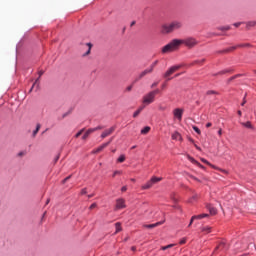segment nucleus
Here are the masks:
<instances>
[{
    "mask_svg": "<svg viewBox=\"0 0 256 256\" xmlns=\"http://www.w3.org/2000/svg\"><path fill=\"white\" fill-rule=\"evenodd\" d=\"M115 131V126H112L111 128H109L108 130H105L102 134L101 137L102 139H105V137H109V135H112Z\"/></svg>",
    "mask_w": 256,
    "mask_h": 256,
    "instance_id": "9b49d317",
    "label": "nucleus"
},
{
    "mask_svg": "<svg viewBox=\"0 0 256 256\" xmlns=\"http://www.w3.org/2000/svg\"><path fill=\"white\" fill-rule=\"evenodd\" d=\"M157 85H159V83H158V82H154V83L151 85V89L157 87Z\"/></svg>",
    "mask_w": 256,
    "mask_h": 256,
    "instance_id": "de8ad7c7",
    "label": "nucleus"
},
{
    "mask_svg": "<svg viewBox=\"0 0 256 256\" xmlns=\"http://www.w3.org/2000/svg\"><path fill=\"white\" fill-rule=\"evenodd\" d=\"M198 151H201V148L199 146H195Z\"/></svg>",
    "mask_w": 256,
    "mask_h": 256,
    "instance_id": "0e129e2a",
    "label": "nucleus"
},
{
    "mask_svg": "<svg viewBox=\"0 0 256 256\" xmlns=\"http://www.w3.org/2000/svg\"><path fill=\"white\" fill-rule=\"evenodd\" d=\"M218 135H220V136L223 135V130L219 129L218 130Z\"/></svg>",
    "mask_w": 256,
    "mask_h": 256,
    "instance_id": "13d9d810",
    "label": "nucleus"
},
{
    "mask_svg": "<svg viewBox=\"0 0 256 256\" xmlns=\"http://www.w3.org/2000/svg\"><path fill=\"white\" fill-rule=\"evenodd\" d=\"M131 89H133V86H128V87L126 88V91H131Z\"/></svg>",
    "mask_w": 256,
    "mask_h": 256,
    "instance_id": "6e6d98bb",
    "label": "nucleus"
},
{
    "mask_svg": "<svg viewBox=\"0 0 256 256\" xmlns=\"http://www.w3.org/2000/svg\"><path fill=\"white\" fill-rule=\"evenodd\" d=\"M190 179H193L194 181H197L198 183H201V180H199L197 177L191 175Z\"/></svg>",
    "mask_w": 256,
    "mask_h": 256,
    "instance_id": "4c0bfd02",
    "label": "nucleus"
},
{
    "mask_svg": "<svg viewBox=\"0 0 256 256\" xmlns=\"http://www.w3.org/2000/svg\"><path fill=\"white\" fill-rule=\"evenodd\" d=\"M220 31H229V29H231V26H224V27H220L218 28Z\"/></svg>",
    "mask_w": 256,
    "mask_h": 256,
    "instance_id": "473e14b6",
    "label": "nucleus"
},
{
    "mask_svg": "<svg viewBox=\"0 0 256 256\" xmlns=\"http://www.w3.org/2000/svg\"><path fill=\"white\" fill-rule=\"evenodd\" d=\"M88 47V50L86 51V53L83 55V57H87V55L91 54V48L93 47V45L91 43H87L86 44Z\"/></svg>",
    "mask_w": 256,
    "mask_h": 256,
    "instance_id": "b1692460",
    "label": "nucleus"
},
{
    "mask_svg": "<svg viewBox=\"0 0 256 256\" xmlns=\"http://www.w3.org/2000/svg\"><path fill=\"white\" fill-rule=\"evenodd\" d=\"M205 217H209V214H199L192 216V221H195V219H205Z\"/></svg>",
    "mask_w": 256,
    "mask_h": 256,
    "instance_id": "a211bd4d",
    "label": "nucleus"
},
{
    "mask_svg": "<svg viewBox=\"0 0 256 256\" xmlns=\"http://www.w3.org/2000/svg\"><path fill=\"white\" fill-rule=\"evenodd\" d=\"M43 73H44L43 71H39V73H38L39 77L35 80L34 84L32 85V87L30 89V93H31V91H33L35 86L38 89V87H39V79H41V76L43 75Z\"/></svg>",
    "mask_w": 256,
    "mask_h": 256,
    "instance_id": "ddd939ff",
    "label": "nucleus"
},
{
    "mask_svg": "<svg viewBox=\"0 0 256 256\" xmlns=\"http://www.w3.org/2000/svg\"><path fill=\"white\" fill-rule=\"evenodd\" d=\"M236 249H238L239 251H247V249H249V241H247V239H244L241 246H239V244H236Z\"/></svg>",
    "mask_w": 256,
    "mask_h": 256,
    "instance_id": "9d476101",
    "label": "nucleus"
},
{
    "mask_svg": "<svg viewBox=\"0 0 256 256\" xmlns=\"http://www.w3.org/2000/svg\"><path fill=\"white\" fill-rule=\"evenodd\" d=\"M239 47H251V44L247 43V44H240V45H237V46H232L228 49L222 50L221 53H231V51H235V49H237Z\"/></svg>",
    "mask_w": 256,
    "mask_h": 256,
    "instance_id": "1a4fd4ad",
    "label": "nucleus"
},
{
    "mask_svg": "<svg viewBox=\"0 0 256 256\" xmlns=\"http://www.w3.org/2000/svg\"><path fill=\"white\" fill-rule=\"evenodd\" d=\"M159 181H163V178L153 176L146 184L142 186V189H151L155 184L159 183Z\"/></svg>",
    "mask_w": 256,
    "mask_h": 256,
    "instance_id": "7ed1b4c3",
    "label": "nucleus"
},
{
    "mask_svg": "<svg viewBox=\"0 0 256 256\" xmlns=\"http://www.w3.org/2000/svg\"><path fill=\"white\" fill-rule=\"evenodd\" d=\"M194 131L198 134L201 135V130L197 126H193Z\"/></svg>",
    "mask_w": 256,
    "mask_h": 256,
    "instance_id": "f704fd0d",
    "label": "nucleus"
},
{
    "mask_svg": "<svg viewBox=\"0 0 256 256\" xmlns=\"http://www.w3.org/2000/svg\"><path fill=\"white\" fill-rule=\"evenodd\" d=\"M136 148H137V146H132V147H131V149H136Z\"/></svg>",
    "mask_w": 256,
    "mask_h": 256,
    "instance_id": "338daca9",
    "label": "nucleus"
},
{
    "mask_svg": "<svg viewBox=\"0 0 256 256\" xmlns=\"http://www.w3.org/2000/svg\"><path fill=\"white\" fill-rule=\"evenodd\" d=\"M83 131H85V129H81V130L75 135V138L78 139V137H81V135H83Z\"/></svg>",
    "mask_w": 256,
    "mask_h": 256,
    "instance_id": "72a5a7b5",
    "label": "nucleus"
},
{
    "mask_svg": "<svg viewBox=\"0 0 256 256\" xmlns=\"http://www.w3.org/2000/svg\"><path fill=\"white\" fill-rule=\"evenodd\" d=\"M50 202H51V199H47L46 205H49Z\"/></svg>",
    "mask_w": 256,
    "mask_h": 256,
    "instance_id": "052dcab7",
    "label": "nucleus"
},
{
    "mask_svg": "<svg viewBox=\"0 0 256 256\" xmlns=\"http://www.w3.org/2000/svg\"><path fill=\"white\" fill-rule=\"evenodd\" d=\"M127 205H125V199L119 198L116 200V206H115V211H119V209H125Z\"/></svg>",
    "mask_w": 256,
    "mask_h": 256,
    "instance_id": "6e6552de",
    "label": "nucleus"
},
{
    "mask_svg": "<svg viewBox=\"0 0 256 256\" xmlns=\"http://www.w3.org/2000/svg\"><path fill=\"white\" fill-rule=\"evenodd\" d=\"M187 243V239L183 238L182 240H180V245H185Z\"/></svg>",
    "mask_w": 256,
    "mask_h": 256,
    "instance_id": "a19ab883",
    "label": "nucleus"
},
{
    "mask_svg": "<svg viewBox=\"0 0 256 256\" xmlns=\"http://www.w3.org/2000/svg\"><path fill=\"white\" fill-rule=\"evenodd\" d=\"M172 247H175V244H169L167 246H162V251H167V249H171Z\"/></svg>",
    "mask_w": 256,
    "mask_h": 256,
    "instance_id": "c85d7f7f",
    "label": "nucleus"
},
{
    "mask_svg": "<svg viewBox=\"0 0 256 256\" xmlns=\"http://www.w3.org/2000/svg\"><path fill=\"white\" fill-rule=\"evenodd\" d=\"M195 220H193V218H191V220H190V223H189V225H188V227H191V225H193V222H194Z\"/></svg>",
    "mask_w": 256,
    "mask_h": 256,
    "instance_id": "5fc2aeb1",
    "label": "nucleus"
},
{
    "mask_svg": "<svg viewBox=\"0 0 256 256\" xmlns=\"http://www.w3.org/2000/svg\"><path fill=\"white\" fill-rule=\"evenodd\" d=\"M173 115L174 118L177 119L178 121H182L183 119V109L181 108H176L173 110Z\"/></svg>",
    "mask_w": 256,
    "mask_h": 256,
    "instance_id": "0eeeda50",
    "label": "nucleus"
},
{
    "mask_svg": "<svg viewBox=\"0 0 256 256\" xmlns=\"http://www.w3.org/2000/svg\"><path fill=\"white\" fill-rule=\"evenodd\" d=\"M198 43L199 42L197 39L193 37H188L185 39H173L170 43L162 48V53H172V51H177L181 45H185L188 47V49H193V47H195Z\"/></svg>",
    "mask_w": 256,
    "mask_h": 256,
    "instance_id": "f257e3e1",
    "label": "nucleus"
},
{
    "mask_svg": "<svg viewBox=\"0 0 256 256\" xmlns=\"http://www.w3.org/2000/svg\"><path fill=\"white\" fill-rule=\"evenodd\" d=\"M238 115H239V117H241V115H242L241 110H238Z\"/></svg>",
    "mask_w": 256,
    "mask_h": 256,
    "instance_id": "680f3d73",
    "label": "nucleus"
},
{
    "mask_svg": "<svg viewBox=\"0 0 256 256\" xmlns=\"http://www.w3.org/2000/svg\"><path fill=\"white\" fill-rule=\"evenodd\" d=\"M111 141H113V139H111L109 142H106L104 144H102L101 146H99L96 150H94V153H101V151H103V149H105V147H108L109 143H111Z\"/></svg>",
    "mask_w": 256,
    "mask_h": 256,
    "instance_id": "2eb2a0df",
    "label": "nucleus"
},
{
    "mask_svg": "<svg viewBox=\"0 0 256 256\" xmlns=\"http://www.w3.org/2000/svg\"><path fill=\"white\" fill-rule=\"evenodd\" d=\"M115 227H116L115 235H117V233H119L122 230L121 223L117 222L115 224Z\"/></svg>",
    "mask_w": 256,
    "mask_h": 256,
    "instance_id": "cd10ccee",
    "label": "nucleus"
},
{
    "mask_svg": "<svg viewBox=\"0 0 256 256\" xmlns=\"http://www.w3.org/2000/svg\"><path fill=\"white\" fill-rule=\"evenodd\" d=\"M95 207H97V203H93L92 205H90V209H95Z\"/></svg>",
    "mask_w": 256,
    "mask_h": 256,
    "instance_id": "8fccbe9b",
    "label": "nucleus"
},
{
    "mask_svg": "<svg viewBox=\"0 0 256 256\" xmlns=\"http://www.w3.org/2000/svg\"><path fill=\"white\" fill-rule=\"evenodd\" d=\"M81 195H87V188H83L81 190Z\"/></svg>",
    "mask_w": 256,
    "mask_h": 256,
    "instance_id": "79ce46f5",
    "label": "nucleus"
},
{
    "mask_svg": "<svg viewBox=\"0 0 256 256\" xmlns=\"http://www.w3.org/2000/svg\"><path fill=\"white\" fill-rule=\"evenodd\" d=\"M163 222H157L154 224H144L143 227H145L146 229H155V227H159V225H163Z\"/></svg>",
    "mask_w": 256,
    "mask_h": 256,
    "instance_id": "4468645a",
    "label": "nucleus"
},
{
    "mask_svg": "<svg viewBox=\"0 0 256 256\" xmlns=\"http://www.w3.org/2000/svg\"><path fill=\"white\" fill-rule=\"evenodd\" d=\"M213 124L211 123V122H208L207 124H206V127L207 128H209V127H211Z\"/></svg>",
    "mask_w": 256,
    "mask_h": 256,
    "instance_id": "4d7b16f0",
    "label": "nucleus"
},
{
    "mask_svg": "<svg viewBox=\"0 0 256 256\" xmlns=\"http://www.w3.org/2000/svg\"><path fill=\"white\" fill-rule=\"evenodd\" d=\"M138 111H140V113H141V111H143V107H140V108L138 109Z\"/></svg>",
    "mask_w": 256,
    "mask_h": 256,
    "instance_id": "69168bd1",
    "label": "nucleus"
},
{
    "mask_svg": "<svg viewBox=\"0 0 256 256\" xmlns=\"http://www.w3.org/2000/svg\"><path fill=\"white\" fill-rule=\"evenodd\" d=\"M227 251V249H229V247L227 246V244L225 242H220L219 245L215 248V252L216 251Z\"/></svg>",
    "mask_w": 256,
    "mask_h": 256,
    "instance_id": "f8f14e48",
    "label": "nucleus"
},
{
    "mask_svg": "<svg viewBox=\"0 0 256 256\" xmlns=\"http://www.w3.org/2000/svg\"><path fill=\"white\" fill-rule=\"evenodd\" d=\"M121 171H119V170H116L114 173H113V177H115L116 175H121Z\"/></svg>",
    "mask_w": 256,
    "mask_h": 256,
    "instance_id": "37998d69",
    "label": "nucleus"
},
{
    "mask_svg": "<svg viewBox=\"0 0 256 256\" xmlns=\"http://www.w3.org/2000/svg\"><path fill=\"white\" fill-rule=\"evenodd\" d=\"M151 73H153L152 68L149 67V68L145 69L144 71H142V72L136 77L135 82L141 81V79H143V77H145L146 75H149V74H151Z\"/></svg>",
    "mask_w": 256,
    "mask_h": 256,
    "instance_id": "423d86ee",
    "label": "nucleus"
},
{
    "mask_svg": "<svg viewBox=\"0 0 256 256\" xmlns=\"http://www.w3.org/2000/svg\"><path fill=\"white\" fill-rule=\"evenodd\" d=\"M225 73H231V70L230 69L222 70L216 74H213V76L216 77V75H225Z\"/></svg>",
    "mask_w": 256,
    "mask_h": 256,
    "instance_id": "a878e982",
    "label": "nucleus"
},
{
    "mask_svg": "<svg viewBox=\"0 0 256 256\" xmlns=\"http://www.w3.org/2000/svg\"><path fill=\"white\" fill-rule=\"evenodd\" d=\"M172 139H173L174 141H179V139H181V134H180L179 132H174V133L172 134Z\"/></svg>",
    "mask_w": 256,
    "mask_h": 256,
    "instance_id": "412c9836",
    "label": "nucleus"
},
{
    "mask_svg": "<svg viewBox=\"0 0 256 256\" xmlns=\"http://www.w3.org/2000/svg\"><path fill=\"white\" fill-rule=\"evenodd\" d=\"M201 161L202 163H206V165H210V167H213V165H211V163H209V161H207L206 159L202 158Z\"/></svg>",
    "mask_w": 256,
    "mask_h": 256,
    "instance_id": "e433bc0d",
    "label": "nucleus"
},
{
    "mask_svg": "<svg viewBox=\"0 0 256 256\" xmlns=\"http://www.w3.org/2000/svg\"><path fill=\"white\" fill-rule=\"evenodd\" d=\"M141 113V110H137L136 112H134L133 117H139V114Z\"/></svg>",
    "mask_w": 256,
    "mask_h": 256,
    "instance_id": "58836bf2",
    "label": "nucleus"
},
{
    "mask_svg": "<svg viewBox=\"0 0 256 256\" xmlns=\"http://www.w3.org/2000/svg\"><path fill=\"white\" fill-rule=\"evenodd\" d=\"M189 161H191V163H194V165H198V167H200L201 169L203 168V165H201V163L197 162V160H195L193 157L188 156Z\"/></svg>",
    "mask_w": 256,
    "mask_h": 256,
    "instance_id": "6ab92c4d",
    "label": "nucleus"
},
{
    "mask_svg": "<svg viewBox=\"0 0 256 256\" xmlns=\"http://www.w3.org/2000/svg\"><path fill=\"white\" fill-rule=\"evenodd\" d=\"M197 200V195L192 196V198L190 199V203H193V201Z\"/></svg>",
    "mask_w": 256,
    "mask_h": 256,
    "instance_id": "c03bdc74",
    "label": "nucleus"
},
{
    "mask_svg": "<svg viewBox=\"0 0 256 256\" xmlns=\"http://www.w3.org/2000/svg\"><path fill=\"white\" fill-rule=\"evenodd\" d=\"M159 63V60H156V61H154L151 65H150V69H152V71H153V69H155V67H157V64Z\"/></svg>",
    "mask_w": 256,
    "mask_h": 256,
    "instance_id": "7c9ffc66",
    "label": "nucleus"
},
{
    "mask_svg": "<svg viewBox=\"0 0 256 256\" xmlns=\"http://www.w3.org/2000/svg\"><path fill=\"white\" fill-rule=\"evenodd\" d=\"M149 131H151V127L146 126L141 130V134L142 135H147V133H149Z\"/></svg>",
    "mask_w": 256,
    "mask_h": 256,
    "instance_id": "393cba45",
    "label": "nucleus"
},
{
    "mask_svg": "<svg viewBox=\"0 0 256 256\" xmlns=\"http://www.w3.org/2000/svg\"><path fill=\"white\" fill-rule=\"evenodd\" d=\"M237 77H239V75H235V76L231 77V78L229 79V81H233V79H237Z\"/></svg>",
    "mask_w": 256,
    "mask_h": 256,
    "instance_id": "603ef678",
    "label": "nucleus"
},
{
    "mask_svg": "<svg viewBox=\"0 0 256 256\" xmlns=\"http://www.w3.org/2000/svg\"><path fill=\"white\" fill-rule=\"evenodd\" d=\"M252 27H256V20L246 22V29H252Z\"/></svg>",
    "mask_w": 256,
    "mask_h": 256,
    "instance_id": "f3484780",
    "label": "nucleus"
},
{
    "mask_svg": "<svg viewBox=\"0 0 256 256\" xmlns=\"http://www.w3.org/2000/svg\"><path fill=\"white\" fill-rule=\"evenodd\" d=\"M125 162V155H120L119 158H118V163H123Z\"/></svg>",
    "mask_w": 256,
    "mask_h": 256,
    "instance_id": "2f4dec72",
    "label": "nucleus"
},
{
    "mask_svg": "<svg viewBox=\"0 0 256 256\" xmlns=\"http://www.w3.org/2000/svg\"><path fill=\"white\" fill-rule=\"evenodd\" d=\"M207 95H217V92L215 90H209L206 92Z\"/></svg>",
    "mask_w": 256,
    "mask_h": 256,
    "instance_id": "c9c22d12",
    "label": "nucleus"
},
{
    "mask_svg": "<svg viewBox=\"0 0 256 256\" xmlns=\"http://www.w3.org/2000/svg\"><path fill=\"white\" fill-rule=\"evenodd\" d=\"M131 251H137V247L132 246V247H131Z\"/></svg>",
    "mask_w": 256,
    "mask_h": 256,
    "instance_id": "bf43d9fd",
    "label": "nucleus"
},
{
    "mask_svg": "<svg viewBox=\"0 0 256 256\" xmlns=\"http://www.w3.org/2000/svg\"><path fill=\"white\" fill-rule=\"evenodd\" d=\"M203 63H205V59L196 60V61L193 62V65H203Z\"/></svg>",
    "mask_w": 256,
    "mask_h": 256,
    "instance_id": "c756f323",
    "label": "nucleus"
},
{
    "mask_svg": "<svg viewBox=\"0 0 256 256\" xmlns=\"http://www.w3.org/2000/svg\"><path fill=\"white\" fill-rule=\"evenodd\" d=\"M241 25H243V22L234 23V27H240Z\"/></svg>",
    "mask_w": 256,
    "mask_h": 256,
    "instance_id": "a18cd8bd",
    "label": "nucleus"
},
{
    "mask_svg": "<svg viewBox=\"0 0 256 256\" xmlns=\"http://www.w3.org/2000/svg\"><path fill=\"white\" fill-rule=\"evenodd\" d=\"M245 103H247V100L245 99V97L243 98V102L241 103L242 107L245 106Z\"/></svg>",
    "mask_w": 256,
    "mask_h": 256,
    "instance_id": "864d4df0",
    "label": "nucleus"
},
{
    "mask_svg": "<svg viewBox=\"0 0 256 256\" xmlns=\"http://www.w3.org/2000/svg\"><path fill=\"white\" fill-rule=\"evenodd\" d=\"M40 129H41V124H37L36 129L32 133V137H37V134L39 133Z\"/></svg>",
    "mask_w": 256,
    "mask_h": 256,
    "instance_id": "5701e85b",
    "label": "nucleus"
},
{
    "mask_svg": "<svg viewBox=\"0 0 256 256\" xmlns=\"http://www.w3.org/2000/svg\"><path fill=\"white\" fill-rule=\"evenodd\" d=\"M202 233H211V227L206 226L201 228Z\"/></svg>",
    "mask_w": 256,
    "mask_h": 256,
    "instance_id": "bb28decb",
    "label": "nucleus"
},
{
    "mask_svg": "<svg viewBox=\"0 0 256 256\" xmlns=\"http://www.w3.org/2000/svg\"><path fill=\"white\" fill-rule=\"evenodd\" d=\"M179 69H181V65H176V66H172L165 74L164 77L165 79H167V81H171V75H173V73H175L176 71H179Z\"/></svg>",
    "mask_w": 256,
    "mask_h": 256,
    "instance_id": "20e7f679",
    "label": "nucleus"
},
{
    "mask_svg": "<svg viewBox=\"0 0 256 256\" xmlns=\"http://www.w3.org/2000/svg\"><path fill=\"white\" fill-rule=\"evenodd\" d=\"M183 27V22L179 20H174L168 24L162 25L161 32L164 35H169L170 33H173V31H179Z\"/></svg>",
    "mask_w": 256,
    "mask_h": 256,
    "instance_id": "f03ea898",
    "label": "nucleus"
},
{
    "mask_svg": "<svg viewBox=\"0 0 256 256\" xmlns=\"http://www.w3.org/2000/svg\"><path fill=\"white\" fill-rule=\"evenodd\" d=\"M241 125L243 127H246V129H252L253 128V125L251 124V121L242 122Z\"/></svg>",
    "mask_w": 256,
    "mask_h": 256,
    "instance_id": "4be33fe9",
    "label": "nucleus"
},
{
    "mask_svg": "<svg viewBox=\"0 0 256 256\" xmlns=\"http://www.w3.org/2000/svg\"><path fill=\"white\" fill-rule=\"evenodd\" d=\"M69 179H71V175L70 176H67L63 181V185H65V183H67V181H69Z\"/></svg>",
    "mask_w": 256,
    "mask_h": 256,
    "instance_id": "ea45409f",
    "label": "nucleus"
},
{
    "mask_svg": "<svg viewBox=\"0 0 256 256\" xmlns=\"http://www.w3.org/2000/svg\"><path fill=\"white\" fill-rule=\"evenodd\" d=\"M210 215H217V209L211 205H208Z\"/></svg>",
    "mask_w": 256,
    "mask_h": 256,
    "instance_id": "aec40b11",
    "label": "nucleus"
},
{
    "mask_svg": "<svg viewBox=\"0 0 256 256\" xmlns=\"http://www.w3.org/2000/svg\"><path fill=\"white\" fill-rule=\"evenodd\" d=\"M150 93H154V97H155V95H157L159 93V89L153 90Z\"/></svg>",
    "mask_w": 256,
    "mask_h": 256,
    "instance_id": "49530a36",
    "label": "nucleus"
},
{
    "mask_svg": "<svg viewBox=\"0 0 256 256\" xmlns=\"http://www.w3.org/2000/svg\"><path fill=\"white\" fill-rule=\"evenodd\" d=\"M121 191H122L123 193H125V191H127V186H123V187L121 188Z\"/></svg>",
    "mask_w": 256,
    "mask_h": 256,
    "instance_id": "3c124183",
    "label": "nucleus"
},
{
    "mask_svg": "<svg viewBox=\"0 0 256 256\" xmlns=\"http://www.w3.org/2000/svg\"><path fill=\"white\" fill-rule=\"evenodd\" d=\"M18 155H19V157H23L24 153L20 152Z\"/></svg>",
    "mask_w": 256,
    "mask_h": 256,
    "instance_id": "e2e57ef3",
    "label": "nucleus"
},
{
    "mask_svg": "<svg viewBox=\"0 0 256 256\" xmlns=\"http://www.w3.org/2000/svg\"><path fill=\"white\" fill-rule=\"evenodd\" d=\"M92 129H94L95 131H99V130L103 129V126H98L96 128H92Z\"/></svg>",
    "mask_w": 256,
    "mask_h": 256,
    "instance_id": "09e8293b",
    "label": "nucleus"
},
{
    "mask_svg": "<svg viewBox=\"0 0 256 256\" xmlns=\"http://www.w3.org/2000/svg\"><path fill=\"white\" fill-rule=\"evenodd\" d=\"M91 133H95V129H88L85 134L82 136V139L85 141V139H87L89 137V135H91Z\"/></svg>",
    "mask_w": 256,
    "mask_h": 256,
    "instance_id": "dca6fc26",
    "label": "nucleus"
},
{
    "mask_svg": "<svg viewBox=\"0 0 256 256\" xmlns=\"http://www.w3.org/2000/svg\"><path fill=\"white\" fill-rule=\"evenodd\" d=\"M131 181H132L133 183H135V178H132Z\"/></svg>",
    "mask_w": 256,
    "mask_h": 256,
    "instance_id": "774afa93",
    "label": "nucleus"
},
{
    "mask_svg": "<svg viewBox=\"0 0 256 256\" xmlns=\"http://www.w3.org/2000/svg\"><path fill=\"white\" fill-rule=\"evenodd\" d=\"M155 101L154 93L149 92L143 97V103L145 105H151Z\"/></svg>",
    "mask_w": 256,
    "mask_h": 256,
    "instance_id": "39448f33",
    "label": "nucleus"
}]
</instances>
